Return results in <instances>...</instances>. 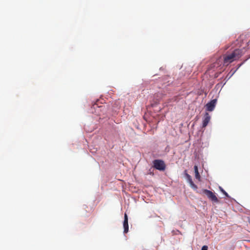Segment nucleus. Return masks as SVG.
<instances>
[{"instance_id": "1", "label": "nucleus", "mask_w": 250, "mask_h": 250, "mask_svg": "<svg viewBox=\"0 0 250 250\" xmlns=\"http://www.w3.org/2000/svg\"><path fill=\"white\" fill-rule=\"evenodd\" d=\"M242 55V51L239 49H236L231 52H227L222 56L223 66H228L233 61L240 58Z\"/></svg>"}, {"instance_id": "2", "label": "nucleus", "mask_w": 250, "mask_h": 250, "mask_svg": "<svg viewBox=\"0 0 250 250\" xmlns=\"http://www.w3.org/2000/svg\"><path fill=\"white\" fill-rule=\"evenodd\" d=\"M153 167L161 171H164L166 169V165L162 160H155L153 162Z\"/></svg>"}, {"instance_id": "3", "label": "nucleus", "mask_w": 250, "mask_h": 250, "mask_svg": "<svg viewBox=\"0 0 250 250\" xmlns=\"http://www.w3.org/2000/svg\"><path fill=\"white\" fill-rule=\"evenodd\" d=\"M223 62L221 58L218 59L216 62L211 64V68L215 69L216 71H221L223 69Z\"/></svg>"}, {"instance_id": "4", "label": "nucleus", "mask_w": 250, "mask_h": 250, "mask_svg": "<svg viewBox=\"0 0 250 250\" xmlns=\"http://www.w3.org/2000/svg\"><path fill=\"white\" fill-rule=\"evenodd\" d=\"M203 192L212 201L218 203L219 200L216 195L211 191L208 189H203Z\"/></svg>"}, {"instance_id": "5", "label": "nucleus", "mask_w": 250, "mask_h": 250, "mask_svg": "<svg viewBox=\"0 0 250 250\" xmlns=\"http://www.w3.org/2000/svg\"><path fill=\"white\" fill-rule=\"evenodd\" d=\"M217 102L216 99L212 100L210 102L206 104L207 110L208 111H212L213 110L215 104Z\"/></svg>"}, {"instance_id": "6", "label": "nucleus", "mask_w": 250, "mask_h": 250, "mask_svg": "<svg viewBox=\"0 0 250 250\" xmlns=\"http://www.w3.org/2000/svg\"><path fill=\"white\" fill-rule=\"evenodd\" d=\"M124 232L126 233L128 231V218L126 213L125 214L124 221L123 223Z\"/></svg>"}, {"instance_id": "7", "label": "nucleus", "mask_w": 250, "mask_h": 250, "mask_svg": "<svg viewBox=\"0 0 250 250\" xmlns=\"http://www.w3.org/2000/svg\"><path fill=\"white\" fill-rule=\"evenodd\" d=\"M210 119V117L209 114L207 112L206 113L204 120L203 121V127H205L207 126L208 124Z\"/></svg>"}, {"instance_id": "8", "label": "nucleus", "mask_w": 250, "mask_h": 250, "mask_svg": "<svg viewBox=\"0 0 250 250\" xmlns=\"http://www.w3.org/2000/svg\"><path fill=\"white\" fill-rule=\"evenodd\" d=\"M194 169L195 172V178L198 179L199 181H200V178L201 176L200 175V174L198 171V167L197 166H194Z\"/></svg>"}, {"instance_id": "9", "label": "nucleus", "mask_w": 250, "mask_h": 250, "mask_svg": "<svg viewBox=\"0 0 250 250\" xmlns=\"http://www.w3.org/2000/svg\"><path fill=\"white\" fill-rule=\"evenodd\" d=\"M189 183L190 184V187L194 189H196L197 188V186L194 184V183L193 182L192 180L190 181L189 182Z\"/></svg>"}, {"instance_id": "10", "label": "nucleus", "mask_w": 250, "mask_h": 250, "mask_svg": "<svg viewBox=\"0 0 250 250\" xmlns=\"http://www.w3.org/2000/svg\"><path fill=\"white\" fill-rule=\"evenodd\" d=\"M219 189L226 196L229 197L228 194L223 189V188L221 187H219Z\"/></svg>"}, {"instance_id": "11", "label": "nucleus", "mask_w": 250, "mask_h": 250, "mask_svg": "<svg viewBox=\"0 0 250 250\" xmlns=\"http://www.w3.org/2000/svg\"><path fill=\"white\" fill-rule=\"evenodd\" d=\"M186 176L187 178V179H188V182L192 180L191 176L188 174L186 173Z\"/></svg>"}, {"instance_id": "12", "label": "nucleus", "mask_w": 250, "mask_h": 250, "mask_svg": "<svg viewBox=\"0 0 250 250\" xmlns=\"http://www.w3.org/2000/svg\"><path fill=\"white\" fill-rule=\"evenodd\" d=\"M208 246L205 245L202 247L201 250H208Z\"/></svg>"}, {"instance_id": "13", "label": "nucleus", "mask_w": 250, "mask_h": 250, "mask_svg": "<svg viewBox=\"0 0 250 250\" xmlns=\"http://www.w3.org/2000/svg\"><path fill=\"white\" fill-rule=\"evenodd\" d=\"M248 46H250V40L248 42Z\"/></svg>"}, {"instance_id": "14", "label": "nucleus", "mask_w": 250, "mask_h": 250, "mask_svg": "<svg viewBox=\"0 0 250 250\" xmlns=\"http://www.w3.org/2000/svg\"><path fill=\"white\" fill-rule=\"evenodd\" d=\"M248 222L249 223V224H250V218L248 220Z\"/></svg>"}]
</instances>
